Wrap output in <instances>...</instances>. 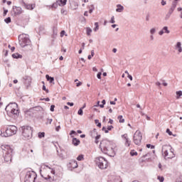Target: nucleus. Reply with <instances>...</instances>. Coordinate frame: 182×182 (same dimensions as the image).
Instances as JSON below:
<instances>
[{
	"mask_svg": "<svg viewBox=\"0 0 182 182\" xmlns=\"http://www.w3.org/2000/svg\"><path fill=\"white\" fill-rule=\"evenodd\" d=\"M1 149L3 150V153L4 154V161H6L7 163L12 161V154H14V149L9 145H1Z\"/></svg>",
	"mask_w": 182,
	"mask_h": 182,
	"instance_id": "f257e3e1",
	"label": "nucleus"
},
{
	"mask_svg": "<svg viewBox=\"0 0 182 182\" xmlns=\"http://www.w3.org/2000/svg\"><path fill=\"white\" fill-rule=\"evenodd\" d=\"M161 153L164 159H174V157H176L174 150L170 145H164L162 146Z\"/></svg>",
	"mask_w": 182,
	"mask_h": 182,
	"instance_id": "f03ea898",
	"label": "nucleus"
},
{
	"mask_svg": "<svg viewBox=\"0 0 182 182\" xmlns=\"http://www.w3.org/2000/svg\"><path fill=\"white\" fill-rule=\"evenodd\" d=\"M100 147L105 154H107V151H113V147H112V142L107 139H103L101 141Z\"/></svg>",
	"mask_w": 182,
	"mask_h": 182,
	"instance_id": "7ed1b4c3",
	"label": "nucleus"
},
{
	"mask_svg": "<svg viewBox=\"0 0 182 182\" xmlns=\"http://www.w3.org/2000/svg\"><path fill=\"white\" fill-rule=\"evenodd\" d=\"M6 112H7V114H19V109H18V104L16 102L14 103H10L9 104L6 108H5Z\"/></svg>",
	"mask_w": 182,
	"mask_h": 182,
	"instance_id": "20e7f679",
	"label": "nucleus"
},
{
	"mask_svg": "<svg viewBox=\"0 0 182 182\" xmlns=\"http://www.w3.org/2000/svg\"><path fill=\"white\" fill-rule=\"evenodd\" d=\"M16 132H18V128L16 126L9 125L6 129L5 133H1V136L2 137H9L16 134Z\"/></svg>",
	"mask_w": 182,
	"mask_h": 182,
	"instance_id": "39448f33",
	"label": "nucleus"
},
{
	"mask_svg": "<svg viewBox=\"0 0 182 182\" xmlns=\"http://www.w3.org/2000/svg\"><path fill=\"white\" fill-rule=\"evenodd\" d=\"M19 43L21 48H25L28 45L31 44V40L29 39V36L27 34H21L18 36Z\"/></svg>",
	"mask_w": 182,
	"mask_h": 182,
	"instance_id": "423d86ee",
	"label": "nucleus"
},
{
	"mask_svg": "<svg viewBox=\"0 0 182 182\" xmlns=\"http://www.w3.org/2000/svg\"><path fill=\"white\" fill-rule=\"evenodd\" d=\"M23 136L25 140H29L32 137V127L29 126L21 127Z\"/></svg>",
	"mask_w": 182,
	"mask_h": 182,
	"instance_id": "0eeeda50",
	"label": "nucleus"
},
{
	"mask_svg": "<svg viewBox=\"0 0 182 182\" xmlns=\"http://www.w3.org/2000/svg\"><path fill=\"white\" fill-rule=\"evenodd\" d=\"M96 164L98 166L99 168L102 170L107 168V161L102 156L96 158Z\"/></svg>",
	"mask_w": 182,
	"mask_h": 182,
	"instance_id": "6e6552de",
	"label": "nucleus"
},
{
	"mask_svg": "<svg viewBox=\"0 0 182 182\" xmlns=\"http://www.w3.org/2000/svg\"><path fill=\"white\" fill-rule=\"evenodd\" d=\"M36 180V174L33 171H28L25 176L24 182H35Z\"/></svg>",
	"mask_w": 182,
	"mask_h": 182,
	"instance_id": "1a4fd4ad",
	"label": "nucleus"
},
{
	"mask_svg": "<svg viewBox=\"0 0 182 182\" xmlns=\"http://www.w3.org/2000/svg\"><path fill=\"white\" fill-rule=\"evenodd\" d=\"M133 139L134 144H136V146H140L142 139L141 132L139 130L136 131L134 134Z\"/></svg>",
	"mask_w": 182,
	"mask_h": 182,
	"instance_id": "9d476101",
	"label": "nucleus"
},
{
	"mask_svg": "<svg viewBox=\"0 0 182 182\" xmlns=\"http://www.w3.org/2000/svg\"><path fill=\"white\" fill-rule=\"evenodd\" d=\"M21 14H22V8L14 6L11 11L12 16H17V15H21Z\"/></svg>",
	"mask_w": 182,
	"mask_h": 182,
	"instance_id": "9b49d317",
	"label": "nucleus"
},
{
	"mask_svg": "<svg viewBox=\"0 0 182 182\" xmlns=\"http://www.w3.org/2000/svg\"><path fill=\"white\" fill-rule=\"evenodd\" d=\"M23 83L27 87H29L31 86V83L32 82V78L28 75H25L23 77Z\"/></svg>",
	"mask_w": 182,
	"mask_h": 182,
	"instance_id": "f8f14e48",
	"label": "nucleus"
},
{
	"mask_svg": "<svg viewBox=\"0 0 182 182\" xmlns=\"http://www.w3.org/2000/svg\"><path fill=\"white\" fill-rule=\"evenodd\" d=\"M122 137L124 138L125 140V146H127V147H129L132 143V141H130L129 137H127V134L122 135Z\"/></svg>",
	"mask_w": 182,
	"mask_h": 182,
	"instance_id": "ddd939ff",
	"label": "nucleus"
},
{
	"mask_svg": "<svg viewBox=\"0 0 182 182\" xmlns=\"http://www.w3.org/2000/svg\"><path fill=\"white\" fill-rule=\"evenodd\" d=\"M70 6L73 11H76V9H77V8H79V4H77V2H76V1H73L70 2Z\"/></svg>",
	"mask_w": 182,
	"mask_h": 182,
	"instance_id": "4468645a",
	"label": "nucleus"
},
{
	"mask_svg": "<svg viewBox=\"0 0 182 182\" xmlns=\"http://www.w3.org/2000/svg\"><path fill=\"white\" fill-rule=\"evenodd\" d=\"M69 167L72 168H77V161H70L69 163Z\"/></svg>",
	"mask_w": 182,
	"mask_h": 182,
	"instance_id": "2eb2a0df",
	"label": "nucleus"
},
{
	"mask_svg": "<svg viewBox=\"0 0 182 182\" xmlns=\"http://www.w3.org/2000/svg\"><path fill=\"white\" fill-rule=\"evenodd\" d=\"M90 136L92 138L95 139L96 136H97V130L96 129H94L93 130L90 132Z\"/></svg>",
	"mask_w": 182,
	"mask_h": 182,
	"instance_id": "dca6fc26",
	"label": "nucleus"
},
{
	"mask_svg": "<svg viewBox=\"0 0 182 182\" xmlns=\"http://www.w3.org/2000/svg\"><path fill=\"white\" fill-rule=\"evenodd\" d=\"M176 6H177V2L173 1L172 3V5H171V8L168 10V12H170L171 14H173V12H174V9H176Z\"/></svg>",
	"mask_w": 182,
	"mask_h": 182,
	"instance_id": "f3484780",
	"label": "nucleus"
},
{
	"mask_svg": "<svg viewBox=\"0 0 182 182\" xmlns=\"http://www.w3.org/2000/svg\"><path fill=\"white\" fill-rule=\"evenodd\" d=\"M46 78L48 82H49V83H53V85H55V78L53 77H50L49 75H46Z\"/></svg>",
	"mask_w": 182,
	"mask_h": 182,
	"instance_id": "a211bd4d",
	"label": "nucleus"
},
{
	"mask_svg": "<svg viewBox=\"0 0 182 182\" xmlns=\"http://www.w3.org/2000/svg\"><path fill=\"white\" fill-rule=\"evenodd\" d=\"M57 4H58L59 6H65L66 5V3L68 2V0H57Z\"/></svg>",
	"mask_w": 182,
	"mask_h": 182,
	"instance_id": "6ab92c4d",
	"label": "nucleus"
},
{
	"mask_svg": "<svg viewBox=\"0 0 182 182\" xmlns=\"http://www.w3.org/2000/svg\"><path fill=\"white\" fill-rule=\"evenodd\" d=\"M116 12H123L124 7L123 6L118 4L117 5Z\"/></svg>",
	"mask_w": 182,
	"mask_h": 182,
	"instance_id": "aec40b11",
	"label": "nucleus"
},
{
	"mask_svg": "<svg viewBox=\"0 0 182 182\" xmlns=\"http://www.w3.org/2000/svg\"><path fill=\"white\" fill-rule=\"evenodd\" d=\"M176 49H177L179 52V53H181L182 52V48H181V43L178 42L176 46Z\"/></svg>",
	"mask_w": 182,
	"mask_h": 182,
	"instance_id": "412c9836",
	"label": "nucleus"
},
{
	"mask_svg": "<svg viewBox=\"0 0 182 182\" xmlns=\"http://www.w3.org/2000/svg\"><path fill=\"white\" fill-rule=\"evenodd\" d=\"M73 144L74 146H79L80 144V141L76 138L73 139Z\"/></svg>",
	"mask_w": 182,
	"mask_h": 182,
	"instance_id": "4be33fe9",
	"label": "nucleus"
},
{
	"mask_svg": "<svg viewBox=\"0 0 182 182\" xmlns=\"http://www.w3.org/2000/svg\"><path fill=\"white\" fill-rule=\"evenodd\" d=\"M12 58H14V59H21L22 58V55H21V54L18 53H14L12 54Z\"/></svg>",
	"mask_w": 182,
	"mask_h": 182,
	"instance_id": "5701e85b",
	"label": "nucleus"
},
{
	"mask_svg": "<svg viewBox=\"0 0 182 182\" xmlns=\"http://www.w3.org/2000/svg\"><path fill=\"white\" fill-rule=\"evenodd\" d=\"M26 9H30L31 11H32V9L35 8V6H33V4H27L26 5Z\"/></svg>",
	"mask_w": 182,
	"mask_h": 182,
	"instance_id": "b1692460",
	"label": "nucleus"
},
{
	"mask_svg": "<svg viewBox=\"0 0 182 182\" xmlns=\"http://www.w3.org/2000/svg\"><path fill=\"white\" fill-rule=\"evenodd\" d=\"M171 14L170 11H168V13L166 14V16H165V21H168V19H170V16H171Z\"/></svg>",
	"mask_w": 182,
	"mask_h": 182,
	"instance_id": "393cba45",
	"label": "nucleus"
},
{
	"mask_svg": "<svg viewBox=\"0 0 182 182\" xmlns=\"http://www.w3.org/2000/svg\"><path fill=\"white\" fill-rule=\"evenodd\" d=\"M162 31L164 32V33H170V31L168 30V27H167V26H164L162 28Z\"/></svg>",
	"mask_w": 182,
	"mask_h": 182,
	"instance_id": "a878e982",
	"label": "nucleus"
},
{
	"mask_svg": "<svg viewBox=\"0 0 182 182\" xmlns=\"http://www.w3.org/2000/svg\"><path fill=\"white\" fill-rule=\"evenodd\" d=\"M118 120L119 123H124V119H123V116L122 115L118 116Z\"/></svg>",
	"mask_w": 182,
	"mask_h": 182,
	"instance_id": "bb28decb",
	"label": "nucleus"
},
{
	"mask_svg": "<svg viewBox=\"0 0 182 182\" xmlns=\"http://www.w3.org/2000/svg\"><path fill=\"white\" fill-rule=\"evenodd\" d=\"M95 28H94V32H97V31H99V23L95 22Z\"/></svg>",
	"mask_w": 182,
	"mask_h": 182,
	"instance_id": "cd10ccee",
	"label": "nucleus"
},
{
	"mask_svg": "<svg viewBox=\"0 0 182 182\" xmlns=\"http://www.w3.org/2000/svg\"><path fill=\"white\" fill-rule=\"evenodd\" d=\"M95 123L97 124V127H102V123L99 122V119H95Z\"/></svg>",
	"mask_w": 182,
	"mask_h": 182,
	"instance_id": "c85d7f7f",
	"label": "nucleus"
},
{
	"mask_svg": "<svg viewBox=\"0 0 182 182\" xmlns=\"http://www.w3.org/2000/svg\"><path fill=\"white\" fill-rule=\"evenodd\" d=\"M95 143L96 144H99V139H100V134L97 135V136H95Z\"/></svg>",
	"mask_w": 182,
	"mask_h": 182,
	"instance_id": "c756f323",
	"label": "nucleus"
},
{
	"mask_svg": "<svg viewBox=\"0 0 182 182\" xmlns=\"http://www.w3.org/2000/svg\"><path fill=\"white\" fill-rule=\"evenodd\" d=\"M176 95V99H180L181 96H182V91H177Z\"/></svg>",
	"mask_w": 182,
	"mask_h": 182,
	"instance_id": "7c9ffc66",
	"label": "nucleus"
},
{
	"mask_svg": "<svg viewBox=\"0 0 182 182\" xmlns=\"http://www.w3.org/2000/svg\"><path fill=\"white\" fill-rule=\"evenodd\" d=\"M91 33H92V28L87 27V36H90Z\"/></svg>",
	"mask_w": 182,
	"mask_h": 182,
	"instance_id": "2f4dec72",
	"label": "nucleus"
},
{
	"mask_svg": "<svg viewBox=\"0 0 182 182\" xmlns=\"http://www.w3.org/2000/svg\"><path fill=\"white\" fill-rule=\"evenodd\" d=\"M59 4H58V1H56L55 3L53 4V5L51 6L52 9H56V8H58V6Z\"/></svg>",
	"mask_w": 182,
	"mask_h": 182,
	"instance_id": "473e14b6",
	"label": "nucleus"
},
{
	"mask_svg": "<svg viewBox=\"0 0 182 182\" xmlns=\"http://www.w3.org/2000/svg\"><path fill=\"white\" fill-rule=\"evenodd\" d=\"M53 36H56V35H58V28L54 27L53 28Z\"/></svg>",
	"mask_w": 182,
	"mask_h": 182,
	"instance_id": "72a5a7b5",
	"label": "nucleus"
},
{
	"mask_svg": "<svg viewBox=\"0 0 182 182\" xmlns=\"http://www.w3.org/2000/svg\"><path fill=\"white\" fill-rule=\"evenodd\" d=\"M157 179H158L160 182H164V176H158Z\"/></svg>",
	"mask_w": 182,
	"mask_h": 182,
	"instance_id": "f704fd0d",
	"label": "nucleus"
},
{
	"mask_svg": "<svg viewBox=\"0 0 182 182\" xmlns=\"http://www.w3.org/2000/svg\"><path fill=\"white\" fill-rule=\"evenodd\" d=\"M38 137L39 139H42V137H45V132H39Z\"/></svg>",
	"mask_w": 182,
	"mask_h": 182,
	"instance_id": "c9c22d12",
	"label": "nucleus"
},
{
	"mask_svg": "<svg viewBox=\"0 0 182 182\" xmlns=\"http://www.w3.org/2000/svg\"><path fill=\"white\" fill-rule=\"evenodd\" d=\"M77 114H79L80 116H83V109H82V108H80V109L78 110Z\"/></svg>",
	"mask_w": 182,
	"mask_h": 182,
	"instance_id": "e433bc0d",
	"label": "nucleus"
},
{
	"mask_svg": "<svg viewBox=\"0 0 182 182\" xmlns=\"http://www.w3.org/2000/svg\"><path fill=\"white\" fill-rule=\"evenodd\" d=\"M4 22H6V23H11V17H8L4 19Z\"/></svg>",
	"mask_w": 182,
	"mask_h": 182,
	"instance_id": "4c0bfd02",
	"label": "nucleus"
},
{
	"mask_svg": "<svg viewBox=\"0 0 182 182\" xmlns=\"http://www.w3.org/2000/svg\"><path fill=\"white\" fill-rule=\"evenodd\" d=\"M77 160H78V161H82V160H83V155H79L77 157Z\"/></svg>",
	"mask_w": 182,
	"mask_h": 182,
	"instance_id": "58836bf2",
	"label": "nucleus"
},
{
	"mask_svg": "<svg viewBox=\"0 0 182 182\" xmlns=\"http://www.w3.org/2000/svg\"><path fill=\"white\" fill-rule=\"evenodd\" d=\"M150 33L151 35H154L156 33V28H151L150 30Z\"/></svg>",
	"mask_w": 182,
	"mask_h": 182,
	"instance_id": "ea45409f",
	"label": "nucleus"
},
{
	"mask_svg": "<svg viewBox=\"0 0 182 182\" xmlns=\"http://www.w3.org/2000/svg\"><path fill=\"white\" fill-rule=\"evenodd\" d=\"M91 9L89 10V14H92V12H93V11L95 10V6L91 5Z\"/></svg>",
	"mask_w": 182,
	"mask_h": 182,
	"instance_id": "a19ab883",
	"label": "nucleus"
},
{
	"mask_svg": "<svg viewBox=\"0 0 182 182\" xmlns=\"http://www.w3.org/2000/svg\"><path fill=\"white\" fill-rule=\"evenodd\" d=\"M102 130V132H105V133H109V130L106 128V127H103Z\"/></svg>",
	"mask_w": 182,
	"mask_h": 182,
	"instance_id": "79ce46f5",
	"label": "nucleus"
},
{
	"mask_svg": "<svg viewBox=\"0 0 182 182\" xmlns=\"http://www.w3.org/2000/svg\"><path fill=\"white\" fill-rule=\"evenodd\" d=\"M166 133H168V134L169 136H173V132H171V131H170V129H166Z\"/></svg>",
	"mask_w": 182,
	"mask_h": 182,
	"instance_id": "37998d69",
	"label": "nucleus"
},
{
	"mask_svg": "<svg viewBox=\"0 0 182 182\" xmlns=\"http://www.w3.org/2000/svg\"><path fill=\"white\" fill-rule=\"evenodd\" d=\"M43 90H45L46 93H49V90L46 89V86H45V85H43Z\"/></svg>",
	"mask_w": 182,
	"mask_h": 182,
	"instance_id": "c03bdc74",
	"label": "nucleus"
},
{
	"mask_svg": "<svg viewBox=\"0 0 182 182\" xmlns=\"http://www.w3.org/2000/svg\"><path fill=\"white\" fill-rule=\"evenodd\" d=\"M130 154L131 156H137V152L134 151H131Z\"/></svg>",
	"mask_w": 182,
	"mask_h": 182,
	"instance_id": "a18cd8bd",
	"label": "nucleus"
},
{
	"mask_svg": "<svg viewBox=\"0 0 182 182\" xmlns=\"http://www.w3.org/2000/svg\"><path fill=\"white\" fill-rule=\"evenodd\" d=\"M146 147H147V149H150V147H151V149H154V146H153L150 144H146Z\"/></svg>",
	"mask_w": 182,
	"mask_h": 182,
	"instance_id": "49530a36",
	"label": "nucleus"
},
{
	"mask_svg": "<svg viewBox=\"0 0 182 182\" xmlns=\"http://www.w3.org/2000/svg\"><path fill=\"white\" fill-rule=\"evenodd\" d=\"M97 79H102V73H98L97 75Z\"/></svg>",
	"mask_w": 182,
	"mask_h": 182,
	"instance_id": "de8ad7c7",
	"label": "nucleus"
},
{
	"mask_svg": "<svg viewBox=\"0 0 182 182\" xmlns=\"http://www.w3.org/2000/svg\"><path fill=\"white\" fill-rule=\"evenodd\" d=\"M50 112H55V105H54L50 106Z\"/></svg>",
	"mask_w": 182,
	"mask_h": 182,
	"instance_id": "09e8293b",
	"label": "nucleus"
},
{
	"mask_svg": "<svg viewBox=\"0 0 182 182\" xmlns=\"http://www.w3.org/2000/svg\"><path fill=\"white\" fill-rule=\"evenodd\" d=\"M8 48L11 49V52H14L15 50V47H11V45H9Z\"/></svg>",
	"mask_w": 182,
	"mask_h": 182,
	"instance_id": "8fccbe9b",
	"label": "nucleus"
},
{
	"mask_svg": "<svg viewBox=\"0 0 182 182\" xmlns=\"http://www.w3.org/2000/svg\"><path fill=\"white\" fill-rule=\"evenodd\" d=\"M114 16H112V17L111 18L110 23H114Z\"/></svg>",
	"mask_w": 182,
	"mask_h": 182,
	"instance_id": "3c124183",
	"label": "nucleus"
},
{
	"mask_svg": "<svg viewBox=\"0 0 182 182\" xmlns=\"http://www.w3.org/2000/svg\"><path fill=\"white\" fill-rule=\"evenodd\" d=\"M112 129H114L113 126L110 125V126H108V127H107V130H108V132L110 131V130H112Z\"/></svg>",
	"mask_w": 182,
	"mask_h": 182,
	"instance_id": "603ef678",
	"label": "nucleus"
},
{
	"mask_svg": "<svg viewBox=\"0 0 182 182\" xmlns=\"http://www.w3.org/2000/svg\"><path fill=\"white\" fill-rule=\"evenodd\" d=\"M48 122L49 123V124H52V122H53V119H48Z\"/></svg>",
	"mask_w": 182,
	"mask_h": 182,
	"instance_id": "864d4df0",
	"label": "nucleus"
},
{
	"mask_svg": "<svg viewBox=\"0 0 182 182\" xmlns=\"http://www.w3.org/2000/svg\"><path fill=\"white\" fill-rule=\"evenodd\" d=\"M65 31H61V33H60L61 38H63V36L65 35Z\"/></svg>",
	"mask_w": 182,
	"mask_h": 182,
	"instance_id": "5fc2aeb1",
	"label": "nucleus"
},
{
	"mask_svg": "<svg viewBox=\"0 0 182 182\" xmlns=\"http://www.w3.org/2000/svg\"><path fill=\"white\" fill-rule=\"evenodd\" d=\"M77 87H79V86H82V82H78L76 84Z\"/></svg>",
	"mask_w": 182,
	"mask_h": 182,
	"instance_id": "6e6d98bb",
	"label": "nucleus"
},
{
	"mask_svg": "<svg viewBox=\"0 0 182 182\" xmlns=\"http://www.w3.org/2000/svg\"><path fill=\"white\" fill-rule=\"evenodd\" d=\"M164 33V31H163V30L160 31L159 32V35H160L161 36Z\"/></svg>",
	"mask_w": 182,
	"mask_h": 182,
	"instance_id": "4d7b16f0",
	"label": "nucleus"
},
{
	"mask_svg": "<svg viewBox=\"0 0 182 182\" xmlns=\"http://www.w3.org/2000/svg\"><path fill=\"white\" fill-rule=\"evenodd\" d=\"M55 130H56V132H59V130H60V126H58V127L55 128Z\"/></svg>",
	"mask_w": 182,
	"mask_h": 182,
	"instance_id": "13d9d810",
	"label": "nucleus"
},
{
	"mask_svg": "<svg viewBox=\"0 0 182 182\" xmlns=\"http://www.w3.org/2000/svg\"><path fill=\"white\" fill-rule=\"evenodd\" d=\"M70 136H72V134H76V132H75V131H73V130H72L71 132H70Z\"/></svg>",
	"mask_w": 182,
	"mask_h": 182,
	"instance_id": "bf43d9fd",
	"label": "nucleus"
},
{
	"mask_svg": "<svg viewBox=\"0 0 182 182\" xmlns=\"http://www.w3.org/2000/svg\"><path fill=\"white\" fill-rule=\"evenodd\" d=\"M166 2L164 1V0H162V1H161V5H162L163 6H164V5H166Z\"/></svg>",
	"mask_w": 182,
	"mask_h": 182,
	"instance_id": "052dcab7",
	"label": "nucleus"
},
{
	"mask_svg": "<svg viewBox=\"0 0 182 182\" xmlns=\"http://www.w3.org/2000/svg\"><path fill=\"white\" fill-rule=\"evenodd\" d=\"M128 77H129V79L130 80H133V77H132V75H130V74L128 75Z\"/></svg>",
	"mask_w": 182,
	"mask_h": 182,
	"instance_id": "680f3d73",
	"label": "nucleus"
},
{
	"mask_svg": "<svg viewBox=\"0 0 182 182\" xmlns=\"http://www.w3.org/2000/svg\"><path fill=\"white\" fill-rule=\"evenodd\" d=\"M67 105L68 106H73L74 104H73V102H68Z\"/></svg>",
	"mask_w": 182,
	"mask_h": 182,
	"instance_id": "e2e57ef3",
	"label": "nucleus"
},
{
	"mask_svg": "<svg viewBox=\"0 0 182 182\" xmlns=\"http://www.w3.org/2000/svg\"><path fill=\"white\" fill-rule=\"evenodd\" d=\"M91 56H95V50H91Z\"/></svg>",
	"mask_w": 182,
	"mask_h": 182,
	"instance_id": "0e129e2a",
	"label": "nucleus"
},
{
	"mask_svg": "<svg viewBox=\"0 0 182 182\" xmlns=\"http://www.w3.org/2000/svg\"><path fill=\"white\" fill-rule=\"evenodd\" d=\"M108 123H109V124H113V119H109V121Z\"/></svg>",
	"mask_w": 182,
	"mask_h": 182,
	"instance_id": "69168bd1",
	"label": "nucleus"
},
{
	"mask_svg": "<svg viewBox=\"0 0 182 182\" xmlns=\"http://www.w3.org/2000/svg\"><path fill=\"white\" fill-rule=\"evenodd\" d=\"M85 43H82L81 49L82 50L85 49Z\"/></svg>",
	"mask_w": 182,
	"mask_h": 182,
	"instance_id": "338daca9",
	"label": "nucleus"
},
{
	"mask_svg": "<svg viewBox=\"0 0 182 182\" xmlns=\"http://www.w3.org/2000/svg\"><path fill=\"white\" fill-rule=\"evenodd\" d=\"M8 14V10H4V15H6Z\"/></svg>",
	"mask_w": 182,
	"mask_h": 182,
	"instance_id": "774afa93",
	"label": "nucleus"
}]
</instances>
